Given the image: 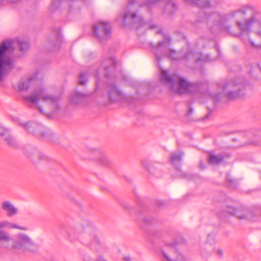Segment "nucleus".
<instances>
[{
	"mask_svg": "<svg viewBox=\"0 0 261 261\" xmlns=\"http://www.w3.org/2000/svg\"><path fill=\"white\" fill-rule=\"evenodd\" d=\"M218 16L219 20L217 22V25L221 31L228 33L231 31L230 23L233 22H236L242 34L250 33L253 24H255L253 32L260 40V43H257L251 38L244 41L246 44H249L253 47L261 48V19L256 18L255 11L252 7L243 6L222 16L216 13L205 15L200 21L208 23L213 21Z\"/></svg>",
	"mask_w": 261,
	"mask_h": 261,
	"instance_id": "1",
	"label": "nucleus"
},
{
	"mask_svg": "<svg viewBox=\"0 0 261 261\" xmlns=\"http://www.w3.org/2000/svg\"><path fill=\"white\" fill-rule=\"evenodd\" d=\"M23 98L25 103L38 108L42 113H44L42 107L48 108L54 112L57 111L60 107V97L48 94L43 86L36 88L31 94L23 96Z\"/></svg>",
	"mask_w": 261,
	"mask_h": 261,
	"instance_id": "2",
	"label": "nucleus"
},
{
	"mask_svg": "<svg viewBox=\"0 0 261 261\" xmlns=\"http://www.w3.org/2000/svg\"><path fill=\"white\" fill-rule=\"evenodd\" d=\"M164 40L160 41L158 43L157 46H155L153 48L156 59L160 61L162 56H168V57L172 60H178L184 58L186 60L193 59L195 62H197L199 61H202L204 62H210L211 60L210 56L206 55L203 56L201 53H194L193 51H189L183 57L179 56L178 54L174 50L171 49H169V53H167V46L171 43V39L168 36H165L164 37Z\"/></svg>",
	"mask_w": 261,
	"mask_h": 261,
	"instance_id": "3",
	"label": "nucleus"
},
{
	"mask_svg": "<svg viewBox=\"0 0 261 261\" xmlns=\"http://www.w3.org/2000/svg\"><path fill=\"white\" fill-rule=\"evenodd\" d=\"M161 81L168 86L172 92L177 94H191L198 91V86L191 83L176 75L170 77L167 71H162L161 75Z\"/></svg>",
	"mask_w": 261,
	"mask_h": 261,
	"instance_id": "4",
	"label": "nucleus"
},
{
	"mask_svg": "<svg viewBox=\"0 0 261 261\" xmlns=\"http://www.w3.org/2000/svg\"><path fill=\"white\" fill-rule=\"evenodd\" d=\"M13 45V41L8 40L3 42L0 45V85L3 86V82L5 76L13 67V60L7 53Z\"/></svg>",
	"mask_w": 261,
	"mask_h": 261,
	"instance_id": "5",
	"label": "nucleus"
},
{
	"mask_svg": "<svg viewBox=\"0 0 261 261\" xmlns=\"http://www.w3.org/2000/svg\"><path fill=\"white\" fill-rule=\"evenodd\" d=\"M93 229L91 224L87 221L81 224L71 226L65 230V237L70 241L74 240L80 234L89 232Z\"/></svg>",
	"mask_w": 261,
	"mask_h": 261,
	"instance_id": "6",
	"label": "nucleus"
},
{
	"mask_svg": "<svg viewBox=\"0 0 261 261\" xmlns=\"http://www.w3.org/2000/svg\"><path fill=\"white\" fill-rule=\"evenodd\" d=\"M134 2L130 0L129 3L125 8L123 15V22L124 25H133L135 24L142 25L144 23L143 18L138 16L136 12H133V4Z\"/></svg>",
	"mask_w": 261,
	"mask_h": 261,
	"instance_id": "7",
	"label": "nucleus"
},
{
	"mask_svg": "<svg viewBox=\"0 0 261 261\" xmlns=\"http://www.w3.org/2000/svg\"><path fill=\"white\" fill-rule=\"evenodd\" d=\"M111 31V25L109 22L99 21L93 24V35L100 42L109 38Z\"/></svg>",
	"mask_w": 261,
	"mask_h": 261,
	"instance_id": "8",
	"label": "nucleus"
},
{
	"mask_svg": "<svg viewBox=\"0 0 261 261\" xmlns=\"http://www.w3.org/2000/svg\"><path fill=\"white\" fill-rule=\"evenodd\" d=\"M176 244H166L162 249L161 253L166 261H187L182 255L176 250Z\"/></svg>",
	"mask_w": 261,
	"mask_h": 261,
	"instance_id": "9",
	"label": "nucleus"
},
{
	"mask_svg": "<svg viewBox=\"0 0 261 261\" xmlns=\"http://www.w3.org/2000/svg\"><path fill=\"white\" fill-rule=\"evenodd\" d=\"M14 120L28 133L40 135L43 137H46V133L44 132V128L42 125L34 122L25 123L19 118H15Z\"/></svg>",
	"mask_w": 261,
	"mask_h": 261,
	"instance_id": "10",
	"label": "nucleus"
},
{
	"mask_svg": "<svg viewBox=\"0 0 261 261\" xmlns=\"http://www.w3.org/2000/svg\"><path fill=\"white\" fill-rule=\"evenodd\" d=\"M242 82H236L232 81L222 86V92L227 98L232 100L240 96V86Z\"/></svg>",
	"mask_w": 261,
	"mask_h": 261,
	"instance_id": "11",
	"label": "nucleus"
},
{
	"mask_svg": "<svg viewBox=\"0 0 261 261\" xmlns=\"http://www.w3.org/2000/svg\"><path fill=\"white\" fill-rule=\"evenodd\" d=\"M109 100L110 102L122 100L124 97L123 93L115 85H112L109 88Z\"/></svg>",
	"mask_w": 261,
	"mask_h": 261,
	"instance_id": "12",
	"label": "nucleus"
},
{
	"mask_svg": "<svg viewBox=\"0 0 261 261\" xmlns=\"http://www.w3.org/2000/svg\"><path fill=\"white\" fill-rule=\"evenodd\" d=\"M0 136L3 138L9 145L15 147L17 145L14 139L10 135L9 130L0 123Z\"/></svg>",
	"mask_w": 261,
	"mask_h": 261,
	"instance_id": "13",
	"label": "nucleus"
},
{
	"mask_svg": "<svg viewBox=\"0 0 261 261\" xmlns=\"http://www.w3.org/2000/svg\"><path fill=\"white\" fill-rule=\"evenodd\" d=\"M2 209L6 212L7 216L12 217L18 213V209L10 201H4L1 204Z\"/></svg>",
	"mask_w": 261,
	"mask_h": 261,
	"instance_id": "14",
	"label": "nucleus"
},
{
	"mask_svg": "<svg viewBox=\"0 0 261 261\" xmlns=\"http://www.w3.org/2000/svg\"><path fill=\"white\" fill-rule=\"evenodd\" d=\"M37 81V74H34L28 79L21 80L18 84V88L20 91L27 90L32 83Z\"/></svg>",
	"mask_w": 261,
	"mask_h": 261,
	"instance_id": "15",
	"label": "nucleus"
},
{
	"mask_svg": "<svg viewBox=\"0 0 261 261\" xmlns=\"http://www.w3.org/2000/svg\"><path fill=\"white\" fill-rule=\"evenodd\" d=\"M102 65L106 71L105 75L107 77L108 76L110 72L115 70L116 61L112 58L106 59L103 61Z\"/></svg>",
	"mask_w": 261,
	"mask_h": 261,
	"instance_id": "16",
	"label": "nucleus"
},
{
	"mask_svg": "<svg viewBox=\"0 0 261 261\" xmlns=\"http://www.w3.org/2000/svg\"><path fill=\"white\" fill-rule=\"evenodd\" d=\"M12 238L8 233L5 231H0V247L9 249V244Z\"/></svg>",
	"mask_w": 261,
	"mask_h": 261,
	"instance_id": "17",
	"label": "nucleus"
},
{
	"mask_svg": "<svg viewBox=\"0 0 261 261\" xmlns=\"http://www.w3.org/2000/svg\"><path fill=\"white\" fill-rule=\"evenodd\" d=\"M227 212L231 215H234L240 219H245L247 217L248 211L242 208L229 207Z\"/></svg>",
	"mask_w": 261,
	"mask_h": 261,
	"instance_id": "18",
	"label": "nucleus"
},
{
	"mask_svg": "<svg viewBox=\"0 0 261 261\" xmlns=\"http://www.w3.org/2000/svg\"><path fill=\"white\" fill-rule=\"evenodd\" d=\"M91 238L92 240L89 245L90 248L94 251L100 252L102 247L98 238L95 234H92Z\"/></svg>",
	"mask_w": 261,
	"mask_h": 261,
	"instance_id": "19",
	"label": "nucleus"
},
{
	"mask_svg": "<svg viewBox=\"0 0 261 261\" xmlns=\"http://www.w3.org/2000/svg\"><path fill=\"white\" fill-rule=\"evenodd\" d=\"M224 156L221 154H215L212 152L208 154V162L212 165H218L223 162Z\"/></svg>",
	"mask_w": 261,
	"mask_h": 261,
	"instance_id": "20",
	"label": "nucleus"
},
{
	"mask_svg": "<svg viewBox=\"0 0 261 261\" xmlns=\"http://www.w3.org/2000/svg\"><path fill=\"white\" fill-rule=\"evenodd\" d=\"M214 250V247L211 243H205L201 248V254L204 258L207 257L210 255Z\"/></svg>",
	"mask_w": 261,
	"mask_h": 261,
	"instance_id": "21",
	"label": "nucleus"
},
{
	"mask_svg": "<svg viewBox=\"0 0 261 261\" xmlns=\"http://www.w3.org/2000/svg\"><path fill=\"white\" fill-rule=\"evenodd\" d=\"M88 96V94L75 91L71 95L70 102L73 104L77 103Z\"/></svg>",
	"mask_w": 261,
	"mask_h": 261,
	"instance_id": "22",
	"label": "nucleus"
},
{
	"mask_svg": "<svg viewBox=\"0 0 261 261\" xmlns=\"http://www.w3.org/2000/svg\"><path fill=\"white\" fill-rule=\"evenodd\" d=\"M182 155L183 153L180 151L172 153L170 156V162L171 164L178 167L177 166L180 163Z\"/></svg>",
	"mask_w": 261,
	"mask_h": 261,
	"instance_id": "23",
	"label": "nucleus"
},
{
	"mask_svg": "<svg viewBox=\"0 0 261 261\" xmlns=\"http://www.w3.org/2000/svg\"><path fill=\"white\" fill-rule=\"evenodd\" d=\"M186 3L195 5L200 8L210 7V3L208 0H184Z\"/></svg>",
	"mask_w": 261,
	"mask_h": 261,
	"instance_id": "24",
	"label": "nucleus"
},
{
	"mask_svg": "<svg viewBox=\"0 0 261 261\" xmlns=\"http://www.w3.org/2000/svg\"><path fill=\"white\" fill-rule=\"evenodd\" d=\"M98 160L100 164L106 167L110 166L112 163L111 160L104 153L100 154Z\"/></svg>",
	"mask_w": 261,
	"mask_h": 261,
	"instance_id": "25",
	"label": "nucleus"
},
{
	"mask_svg": "<svg viewBox=\"0 0 261 261\" xmlns=\"http://www.w3.org/2000/svg\"><path fill=\"white\" fill-rule=\"evenodd\" d=\"M17 238L21 242L23 246L24 244H30L32 243L31 239L30 237L24 233H20L18 234Z\"/></svg>",
	"mask_w": 261,
	"mask_h": 261,
	"instance_id": "26",
	"label": "nucleus"
},
{
	"mask_svg": "<svg viewBox=\"0 0 261 261\" xmlns=\"http://www.w3.org/2000/svg\"><path fill=\"white\" fill-rule=\"evenodd\" d=\"M88 73L86 72H81L79 77V84L84 85L87 81Z\"/></svg>",
	"mask_w": 261,
	"mask_h": 261,
	"instance_id": "27",
	"label": "nucleus"
},
{
	"mask_svg": "<svg viewBox=\"0 0 261 261\" xmlns=\"http://www.w3.org/2000/svg\"><path fill=\"white\" fill-rule=\"evenodd\" d=\"M18 44L20 50L24 51L29 47V44L24 41H18Z\"/></svg>",
	"mask_w": 261,
	"mask_h": 261,
	"instance_id": "28",
	"label": "nucleus"
},
{
	"mask_svg": "<svg viewBox=\"0 0 261 261\" xmlns=\"http://www.w3.org/2000/svg\"><path fill=\"white\" fill-rule=\"evenodd\" d=\"M9 228H16V229H18L19 230H27V228L26 227L19 226L16 223H11L10 221H9Z\"/></svg>",
	"mask_w": 261,
	"mask_h": 261,
	"instance_id": "29",
	"label": "nucleus"
},
{
	"mask_svg": "<svg viewBox=\"0 0 261 261\" xmlns=\"http://www.w3.org/2000/svg\"><path fill=\"white\" fill-rule=\"evenodd\" d=\"M23 247V245L18 239L17 240L13 242L12 246V247L14 249H22Z\"/></svg>",
	"mask_w": 261,
	"mask_h": 261,
	"instance_id": "30",
	"label": "nucleus"
},
{
	"mask_svg": "<svg viewBox=\"0 0 261 261\" xmlns=\"http://www.w3.org/2000/svg\"><path fill=\"white\" fill-rule=\"evenodd\" d=\"M142 164L145 167H146L148 169L149 172H150L152 174H155V172H154L153 169L150 168L148 166L149 164H151V162L150 161H149L148 160H147V159L144 160L143 161H142Z\"/></svg>",
	"mask_w": 261,
	"mask_h": 261,
	"instance_id": "31",
	"label": "nucleus"
},
{
	"mask_svg": "<svg viewBox=\"0 0 261 261\" xmlns=\"http://www.w3.org/2000/svg\"><path fill=\"white\" fill-rule=\"evenodd\" d=\"M9 221L8 220H3L0 221V231H4L2 229L4 228H9Z\"/></svg>",
	"mask_w": 261,
	"mask_h": 261,
	"instance_id": "32",
	"label": "nucleus"
},
{
	"mask_svg": "<svg viewBox=\"0 0 261 261\" xmlns=\"http://www.w3.org/2000/svg\"><path fill=\"white\" fill-rule=\"evenodd\" d=\"M252 144L256 145H261V134L258 135L255 142H252Z\"/></svg>",
	"mask_w": 261,
	"mask_h": 261,
	"instance_id": "33",
	"label": "nucleus"
},
{
	"mask_svg": "<svg viewBox=\"0 0 261 261\" xmlns=\"http://www.w3.org/2000/svg\"><path fill=\"white\" fill-rule=\"evenodd\" d=\"M61 42V37L60 34L58 35L57 40L55 43H54L55 46H57L58 47L60 46Z\"/></svg>",
	"mask_w": 261,
	"mask_h": 261,
	"instance_id": "34",
	"label": "nucleus"
},
{
	"mask_svg": "<svg viewBox=\"0 0 261 261\" xmlns=\"http://www.w3.org/2000/svg\"><path fill=\"white\" fill-rule=\"evenodd\" d=\"M83 261H90L91 258L88 255H84L83 257Z\"/></svg>",
	"mask_w": 261,
	"mask_h": 261,
	"instance_id": "35",
	"label": "nucleus"
},
{
	"mask_svg": "<svg viewBox=\"0 0 261 261\" xmlns=\"http://www.w3.org/2000/svg\"><path fill=\"white\" fill-rule=\"evenodd\" d=\"M217 253L219 256H222L223 255V251L221 249H218L217 251Z\"/></svg>",
	"mask_w": 261,
	"mask_h": 261,
	"instance_id": "36",
	"label": "nucleus"
},
{
	"mask_svg": "<svg viewBox=\"0 0 261 261\" xmlns=\"http://www.w3.org/2000/svg\"><path fill=\"white\" fill-rule=\"evenodd\" d=\"M7 1L10 3H16L17 2H18L19 0H7Z\"/></svg>",
	"mask_w": 261,
	"mask_h": 261,
	"instance_id": "37",
	"label": "nucleus"
},
{
	"mask_svg": "<svg viewBox=\"0 0 261 261\" xmlns=\"http://www.w3.org/2000/svg\"><path fill=\"white\" fill-rule=\"evenodd\" d=\"M124 259L126 261H130V259L129 257H125Z\"/></svg>",
	"mask_w": 261,
	"mask_h": 261,
	"instance_id": "38",
	"label": "nucleus"
},
{
	"mask_svg": "<svg viewBox=\"0 0 261 261\" xmlns=\"http://www.w3.org/2000/svg\"><path fill=\"white\" fill-rule=\"evenodd\" d=\"M200 168L201 169H204V165L203 164V163H202L201 162L200 163Z\"/></svg>",
	"mask_w": 261,
	"mask_h": 261,
	"instance_id": "39",
	"label": "nucleus"
},
{
	"mask_svg": "<svg viewBox=\"0 0 261 261\" xmlns=\"http://www.w3.org/2000/svg\"><path fill=\"white\" fill-rule=\"evenodd\" d=\"M207 237H208V239H211L212 240H213V236H212L211 234H208L207 236Z\"/></svg>",
	"mask_w": 261,
	"mask_h": 261,
	"instance_id": "40",
	"label": "nucleus"
},
{
	"mask_svg": "<svg viewBox=\"0 0 261 261\" xmlns=\"http://www.w3.org/2000/svg\"><path fill=\"white\" fill-rule=\"evenodd\" d=\"M227 180H228L230 182H233V180H232V179L227 178Z\"/></svg>",
	"mask_w": 261,
	"mask_h": 261,
	"instance_id": "41",
	"label": "nucleus"
},
{
	"mask_svg": "<svg viewBox=\"0 0 261 261\" xmlns=\"http://www.w3.org/2000/svg\"><path fill=\"white\" fill-rule=\"evenodd\" d=\"M192 112H193V111H192V109H191V108H190V109H189V112H190V113H192Z\"/></svg>",
	"mask_w": 261,
	"mask_h": 261,
	"instance_id": "42",
	"label": "nucleus"
},
{
	"mask_svg": "<svg viewBox=\"0 0 261 261\" xmlns=\"http://www.w3.org/2000/svg\"><path fill=\"white\" fill-rule=\"evenodd\" d=\"M161 33V32H160V31H158V33Z\"/></svg>",
	"mask_w": 261,
	"mask_h": 261,
	"instance_id": "43",
	"label": "nucleus"
}]
</instances>
